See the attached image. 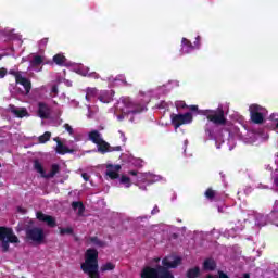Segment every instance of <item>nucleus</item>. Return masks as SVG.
<instances>
[{
	"instance_id": "f257e3e1",
	"label": "nucleus",
	"mask_w": 278,
	"mask_h": 278,
	"mask_svg": "<svg viewBox=\"0 0 278 278\" xmlns=\"http://www.w3.org/2000/svg\"><path fill=\"white\" fill-rule=\"evenodd\" d=\"M83 273L90 278H101L99 275V251L94 248H89L85 253V262L81 263Z\"/></svg>"
},
{
	"instance_id": "f03ea898",
	"label": "nucleus",
	"mask_w": 278,
	"mask_h": 278,
	"mask_svg": "<svg viewBox=\"0 0 278 278\" xmlns=\"http://www.w3.org/2000/svg\"><path fill=\"white\" fill-rule=\"evenodd\" d=\"M0 242L2 252L8 253L10 251V244H18L21 240H18L12 228L0 226Z\"/></svg>"
},
{
	"instance_id": "7ed1b4c3",
	"label": "nucleus",
	"mask_w": 278,
	"mask_h": 278,
	"mask_svg": "<svg viewBox=\"0 0 278 278\" xmlns=\"http://www.w3.org/2000/svg\"><path fill=\"white\" fill-rule=\"evenodd\" d=\"M141 278H175L172 271H167L162 265L147 266L141 270Z\"/></svg>"
},
{
	"instance_id": "20e7f679",
	"label": "nucleus",
	"mask_w": 278,
	"mask_h": 278,
	"mask_svg": "<svg viewBox=\"0 0 278 278\" xmlns=\"http://www.w3.org/2000/svg\"><path fill=\"white\" fill-rule=\"evenodd\" d=\"M203 116H206L207 121L214 123V125H227V118H225V111L220 108L217 110H204Z\"/></svg>"
},
{
	"instance_id": "39448f33",
	"label": "nucleus",
	"mask_w": 278,
	"mask_h": 278,
	"mask_svg": "<svg viewBox=\"0 0 278 278\" xmlns=\"http://www.w3.org/2000/svg\"><path fill=\"white\" fill-rule=\"evenodd\" d=\"M170 121H172L173 127H175V129H179L181 125H188V123H192V113L190 112H187L184 114L173 113L170 115Z\"/></svg>"
},
{
	"instance_id": "423d86ee",
	"label": "nucleus",
	"mask_w": 278,
	"mask_h": 278,
	"mask_svg": "<svg viewBox=\"0 0 278 278\" xmlns=\"http://www.w3.org/2000/svg\"><path fill=\"white\" fill-rule=\"evenodd\" d=\"M26 238L37 244L45 242V230L42 228L34 227L26 230Z\"/></svg>"
},
{
	"instance_id": "0eeeda50",
	"label": "nucleus",
	"mask_w": 278,
	"mask_h": 278,
	"mask_svg": "<svg viewBox=\"0 0 278 278\" xmlns=\"http://www.w3.org/2000/svg\"><path fill=\"white\" fill-rule=\"evenodd\" d=\"M181 264V257L179 256H165L162 260V268L166 269L167 273H170V268H177Z\"/></svg>"
},
{
	"instance_id": "6e6552de",
	"label": "nucleus",
	"mask_w": 278,
	"mask_h": 278,
	"mask_svg": "<svg viewBox=\"0 0 278 278\" xmlns=\"http://www.w3.org/2000/svg\"><path fill=\"white\" fill-rule=\"evenodd\" d=\"M260 110H262V108L257 104L250 106V117L254 125H262V123H264V114H262Z\"/></svg>"
},
{
	"instance_id": "1a4fd4ad",
	"label": "nucleus",
	"mask_w": 278,
	"mask_h": 278,
	"mask_svg": "<svg viewBox=\"0 0 278 278\" xmlns=\"http://www.w3.org/2000/svg\"><path fill=\"white\" fill-rule=\"evenodd\" d=\"M98 152L102 155H105V153H112L114 151H123V148L121 146L112 147L105 140H101L100 143L97 144Z\"/></svg>"
},
{
	"instance_id": "9d476101",
	"label": "nucleus",
	"mask_w": 278,
	"mask_h": 278,
	"mask_svg": "<svg viewBox=\"0 0 278 278\" xmlns=\"http://www.w3.org/2000/svg\"><path fill=\"white\" fill-rule=\"evenodd\" d=\"M37 114L39 118H42V121H47L51 117V108L48 103L45 102H38V111Z\"/></svg>"
},
{
	"instance_id": "9b49d317",
	"label": "nucleus",
	"mask_w": 278,
	"mask_h": 278,
	"mask_svg": "<svg viewBox=\"0 0 278 278\" xmlns=\"http://www.w3.org/2000/svg\"><path fill=\"white\" fill-rule=\"evenodd\" d=\"M9 112H11V114H14V116H16V118H25V116H29L27 109L16 108V105H14V104L9 105Z\"/></svg>"
},
{
	"instance_id": "f8f14e48",
	"label": "nucleus",
	"mask_w": 278,
	"mask_h": 278,
	"mask_svg": "<svg viewBox=\"0 0 278 278\" xmlns=\"http://www.w3.org/2000/svg\"><path fill=\"white\" fill-rule=\"evenodd\" d=\"M121 172V165H108L106 166V176L110 177V179H118L121 177L118 173Z\"/></svg>"
},
{
	"instance_id": "ddd939ff",
	"label": "nucleus",
	"mask_w": 278,
	"mask_h": 278,
	"mask_svg": "<svg viewBox=\"0 0 278 278\" xmlns=\"http://www.w3.org/2000/svg\"><path fill=\"white\" fill-rule=\"evenodd\" d=\"M15 84H20V86H23L25 89L26 94H29L31 92V80L29 78L17 76V80H15Z\"/></svg>"
},
{
	"instance_id": "4468645a",
	"label": "nucleus",
	"mask_w": 278,
	"mask_h": 278,
	"mask_svg": "<svg viewBox=\"0 0 278 278\" xmlns=\"http://www.w3.org/2000/svg\"><path fill=\"white\" fill-rule=\"evenodd\" d=\"M216 267H217V264L214 258L208 257V258L204 260L203 270H205L206 273H214V270H216Z\"/></svg>"
},
{
	"instance_id": "2eb2a0df",
	"label": "nucleus",
	"mask_w": 278,
	"mask_h": 278,
	"mask_svg": "<svg viewBox=\"0 0 278 278\" xmlns=\"http://www.w3.org/2000/svg\"><path fill=\"white\" fill-rule=\"evenodd\" d=\"M56 141V153H59V155H66V153H74L75 150L73 149H68V147L64 146V143H62V141H60V139H54Z\"/></svg>"
},
{
	"instance_id": "dca6fc26",
	"label": "nucleus",
	"mask_w": 278,
	"mask_h": 278,
	"mask_svg": "<svg viewBox=\"0 0 278 278\" xmlns=\"http://www.w3.org/2000/svg\"><path fill=\"white\" fill-rule=\"evenodd\" d=\"M181 51L182 53H191V51H194V46L192 45V41L184 37L181 39Z\"/></svg>"
},
{
	"instance_id": "f3484780",
	"label": "nucleus",
	"mask_w": 278,
	"mask_h": 278,
	"mask_svg": "<svg viewBox=\"0 0 278 278\" xmlns=\"http://www.w3.org/2000/svg\"><path fill=\"white\" fill-rule=\"evenodd\" d=\"M88 138L93 144H100L103 140V137L101 136V132L99 130H91L88 134Z\"/></svg>"
},
{
	"instance_id": "a211bd4d",
	"label": "nucleus",
	"mask_w": 278,
	"mask_h": 278,
	"mask_svg": "<svg viewBox=\"0 0 278 278\" xmlns=\"http://www.w3.org/2000/svg\"><path fill=\"white\" fill-rule=\"evenodd\" d=\"M72 210H74V212H77L78 216H84V213L86 212V206L84 205V202L81 201H74L72 202Z\"/></svg>"
},
{
	"instance_id": "6ab92c4d",
	"label": "nucleus",
	"mask_w": 278,
	"mask_h": 278,
	"mask_svg": "<svg viewBox=\"0 0 278 278\" xmlns=\"http://www.w3.org/2000/svg\"><path fill=\"white\" fill-rule=\"evenodd\" d=\"M204 197L208 200V201H220V197H218V191L212 189V188H207L206 191L204 192Z\"/></svg>"
},
{
	"instance_id": "aec40b11",
	"label": "nucleus",
	"mask_w": 278,
	"mask_h": 278,
	"mask_svg": "<svg viewBox=\"0 0 278 278\" xmlns=\"http://www.w3.org/2000/svg\"><path fill=\"white\" fill-rule=\"evenodd\" d=\"M88 242H90V244H93L94 247H99L100 249H104V247H108V242L99 239V237L97 236L89 237Z\"/></svg>"
},
{
	"instance_id": "412c9836",
	"label": "nucleus",
	"mask_w": 278,
	"mask_h": 278,
	"mask_svg": "<svg viewBox=\"0 0 278 278\" xmlns=\"http://www.w3.org/2000/svg\"><path fill=\"white\" fill-rule=\"evenodd\" d=\"M52 61L56 66H66L67 59L64 54L58 53L53 56Z\"/></svg>"
},
{
	"instance_id": "4be33fe9",
	"label": "nucleus",
	"mask_w": 278,
	"mask_h": 278,
	"mask_svg": "<svg viewBox=\"0 0 278 278\" xmlns=\"http://www.w3.org/2000/svg\"><path fill=\"white\" fill-rule=\"evenodd\" d=\"M187 278H199L201 277V268L199 266L189 268L186 273Z\"/></svg>"
},
{
	"instance_id": "5701e85b",
	"label": "nucleus",
	"mask_w": 278,
	"mask_h": 278,
	"mask_svg": "<svg viewBox=\"0 0 278 278\" xmlns=\"http://www.w3.org/2000/svg\"><path fill=\"white\" fill-rule=\"evenodd\" d=\"M34 168L36 172L40 173L41 177L47 179V172H45V167L42 166V163L40 161L35 160Z\"/></svg>"
},
{
	"instance_id": "b1692460",
	"label": "nucleus",
	"mask_w": 278,
	"mask_h": 278,
	"mask_svg": "<svg viewBox=\"0 0 278 278\" xmlns=\"http://www.w3.org/2000/svg\"><path fill=\"white\" fill-rule=\"evenodd\" d=\"M60 173V165L59 164H52L51 170L49 174H46V179H51L55 177Z\"/></svg>"
},
{
	"instance_id": "393cba45",
	"label": "nucleus",
	"mask_w": 278,
	"mask_h": 278,
	"mask_svg": "<svg viewBox=\"0 0 278 278\" xmlns=\"http://www.w3.org/2000/svg\"><path fill=\"white\" fill-rule=\"evenodd\" d=\"M99 101H101V103H111L112 102V97H110V93H108V91L102 92L99 97H98Z\"/></svg>"
},
{
	"instance_id": "a878e982",
	"label": "nucleus",
	"mask_w": 278,
	"mask_h": 278,
	"mask_svg": "<svg viewBox=\"0 0 278 278\" xmlns=\"http://www.w3.org/2000/svg\"><path fill=\"white\" fill-rule=\"evenodd\" d=\"M116 265L112 262H108L100 267L101 273H108V270H114Z\"/></svg>"
},
{
	"instance_id": "bb28decb",
	"label": "nucleus",
	"mask_w": 278,
	"mask_h": 278,
	"mask_svg": "<svg viewBox=\"0 0 278 278\" xmlns=\"http://www.w3.org/2000/svg\"><path fill=\"white\" fill-rule=\"evenodd\" d=\"M48 227H56L58 226V222H55V217L51 216V215H48V217H46V222H45Z\"/></svg>"
},
{
	"instance_id": "cd10ccee",
	"label": "nucleus",
	"mask_w": 278,
	"mask_h": 278,
	"mask_svg": "<svg viewBox=\"0 0 278 278\" xmlns=\"http://www.w3.org/2000/svg\"><path fill=\"white\" fill-rule=\"evenodd\" d=\"M51 140V132L46 131L43 135L39 137L40 144H45V142H49Z\"/></svg>"
},
{
	"instance_id": "c85d7f7f",
	"label": "nucleus",
	"mask_w": 278,
	"mask_h": 278,
	"mask_svg": "<svg viewBox=\"0 0 278 278\" xmlns=\"http://www.w3.org/2000/svg\"><path fill=\"white\" fill-rule=\"evenodd\" d=\"M45 62V59H42L41 55H35L31 60V65L33 66H40Z\"/></svg>"
},
{
	"instance_id": "c756f323",
	"label": "nucleus",
	"mask_w": 278,
	"mask_h": 278,
	"mask_svg": "<svg viewBox=\"0 0 278 278\" xmlns=\"http://www.w3.org/2000/svg\"><path fill=\"white\" fill-rule=\"evenodd\" d=\"M59 230H60L61 236H66V235L67 236H73V233H74V230L71 227H67V228L60 227Z\"/></svg>"
},
{
	"instance_id": "7c9ffc66",
	"label": "nucleus",
	"mask_w": 278,
	"mask_h": 278,
	"mask_svg": "<svg viewBox=\"0 0 278 278\" xmlns=\"http://www.w3.org/2000/svg\"><path fill=\"white\" fill-rule=\"evenodd\" d=\"M97 94V88H87L86 100L90 101Z\"/></svg>"
},
{
	"instance_id": "2f4dec72",
	"label": "nucleus",
	"mask_w": 278,
	"mask_h": 278,
	"mask_svg": "<svg viewBox=\"0 0 278 278\" xmlns=\"http://www.w3.org/2000/svg\"><path fill=\"white\" fill-rule=\"evenodd\" d=\"M119 181L121 184L126 186V188H129L131 186V179L128 176H122Z\"/></svg>"
},
{
	"instance_id": "473e14b6",
	"label": "nucleus",
	"mask_w": 278,
	"mask_h": 278,
	"mask_svg": "<svg viewBox=\"0 0 278 278\" xmlns=\"http://www.w3.org/2000/svg\"><path fill=\"white\" fill-rule=\"evenodd\" d=\"M49 215L42 213V212H37V218L40 220V223H45L47 220Z\"/></svg>"
},
{
	"instance_id": "72a5a7b5",
	"label": "nucleus",
	"mask_w": 278,
	"mask_h": 278,
	"mask_svg": "<svg viewBox=\"0 0 278 278\" xmlns=\"http://www.w3.org/2000/svg\"><path fill=\"white\" fill-rule=\"evenodd\" d=\"M205 134L208 136L210 140H216V137L214 136V130L206 128Z\"/></svg>"
},
{
	"instance_id": "f704fd0d",
	"label": "nucleus",
	"mask_w": 278,
	"mask_h": 278,
	"mask_svg": "<svg viewBox=\"0 0 278 278\" xmlns=\"http://www.w3.org/2000/svg\"><path fill=\"white\" fill-rule=\"evenodd\" d=\"M193 49H201V36L195 37V41L193 42Z\"/></svg>"
},
{
	"instance_id": "c9c22d12",
	"label": "nucleus",
	"mask_w": 278,
	"mask_h": 278,
	"mask_svg": "<svg viewBox=\"0 0 278 278\" xmlns=\"http://www.w3.org/2000/svg\"><path fill=\"white\" fill-rule=\"evenodd\" d=\"M47 45H49V38H43L39 41V47L41 49H45L47 47Z\"/></svg>"
},
{
	"instance_id": "e433bc0d",
	"label": "nucleus",
	"mask_w": 278,
	"mask_h": 278,
	"mask_svg": "<svg viewBox=\"0 0 278 278\" xmlns=\"http://www.w3.org/2000/svg\"><path fill=\"white\" fill-rule=\"evenodd\" d=\"M64 129L70 134V136H73L75 131L73 130V127L68 124H64Z\"/></svg>"
},
{
	"instance_id": "4c0bfd02",
	"label": "nucleus",
	"mask_w": 278,
	"mask_h": 278,
	"mask_svg": "<svg viewBox=\"0 0 278 278\" xmlns=\"http://www.w3.org/2000/svg\"><path fill=\"white\" fill-rule=\"evenodd\" d=\"M177 108H180L181 110H188V104H186V101H180L178 102Z\"/></svg>"
},
{
	"instance_id": "58836bf2",
	"label": "nucleus",
	"mask_w": 278,
	"mask_h": 278,
	"mask_svg": "<svg viewBox=\"0 0 278 278\" xmlns=\"http://www.w3.org/2000/svg\"><path fill=\"white\" fill-rule=\"evenodd\" d=\"M8 75V70L5 67L0 68V79H3Z\"/></svg>"
},
{
	"instance_id": "ea45409f",
	"label": "nucleus",
	"mask_w": 278,
	"mask_h": 278,
	"mask_svg": "<svg viewBox=\"0 0 278 278\" xmlns=\"http://www.w3.org/2000/svg\"><path fill=\"white\" fill-rule=\"evenodd\" d=\"M58 85H53L51 88V93L53 94L52 97H58Z\"/></svg>"
},
{
	"instance_id": "a19ab883",
	"label": "nucleus",
	"mask_w": 278,
	"mask_h": 278,
	"mask_svg": "<svg viewBox=\"0 0 278 278\" xmlns=\"http://www.w3.org/2000/svg\"><path fill=\"white\" fill-rule=\"evenodd\" d=\"M9 73H10V75H13V77H15V81L17 80V77H21V76H22L21 73L15 72V71H10Z\"/></svg>"
},
{
	"instance_id": "79ce46f5",
	"label": "nucleus",
	"mask_w": 278,
	"mask_h": 278,
	"mask_svg": "<svg viewBox=\"0 0 278 278\" xmlns=\"http://www.w3.org/2000/svg\"><path fill=\"white\" fill-rule=\"evenodd\" d=\"M116 81H123L125 84V86H127V80H125V76L124 75H119L116 77Z\"/></svg>"
},
{
	"instance_id": "37998d69",
	"label": "nucleus",
	"mask_w": 278,
	"mask_h": 278,
	"mask_svg": "<svg viewBox=\"0 0 278 278\" xmlns=\"http://www.w3.org/2000/svg\"><path fill=\"white\" fill-rule=\"evenodd\" d=\"M187 110H190V112H199V106L198 105H189Z\"/></svg>"
},
{
	"instance_id": "c03bdc74",
	"label": "nucleus",
	"mask_w": 278,
	"mask_h": 278,
	"mask_svg": "<svg viewBox=\"0 0 278 278\" xmlns=\"http://www.w3.org/2000/svg\"><path fill=\"white\" fill-rule=\"evenodd\" d=\"M152 216H155V214H160V207L155 205L153 210L151 211Z\"/></svg>"
},
{
	"instance_id": "a18cd8bd",
	"label": "nucleus",
	"mask_w": 278,
	"mask_h": 278,
	"mask_svg": "<svg viewBox=\"0 0 278 278\" xmlns=\"http://www.w3.org/2000/svg\"><path fill=\"white\" fill-rule=\"evenodd\" d=\"M81 177L85 181H90V175H88V173H83Z\"/></svg>"
},
{
	"instance_id": "49530a36",
	"label": "nucleus",
	"mask_w": 278,
	"mask_h": 278,
	"mask_svg": "<svg viewBox=\"0 0 278 278\" xmlns=\"http://www.w3.org/2000/svg\"><path fill=\"white\" fill-rule=\"evenodd\" d=\"M219 278H229V276L224 271H219Z\"/></svg>"
},
{
	"instance_id": "de8ad7c7",
	"label": "nucleus",
	"mask_w": 278,
	"mask_h": 278,
	"mask_svg": "<svg viewBox=\"0 0 278 278\" xmlns=\"http://www.w3.org/2000/svg\"><path fill=\"white\" fill-rule=\"evenodd\" d=\"M128 174L132 175V177H136L138 175V170H130Z\"/></svg>"
},
{
	"instance_id": "09e8293b",
	"label": "nucleus",
	"mask_w": 278,
	"mask_h": 278,
	"mask_svg": "<svg viewBox=\"0 0 278 278\" xmlns=\"http://www.w3.org/2000/svg\"><path fill=\"white\" fill-rule=\"evenodd\" d=\"M274 184L278 188V175L274 176Z\"/></svg>"
},
{
	"instance_id": "8fccbe9b",
	"label": "nucleus",
	"mask_w": 278,
	"mask_h": 278,
	"mask_svg": "<svg viewBox=\"0 0 278 278\" xmlns=\"http://www.w3.org/2000/svg\"><path fill=\"white\" fill-rule=\"evenodd\" d=\"M131 114H139V112H142V111H137V110H134V111H130Z\"/></svg>"
},
{
	"instance_id": "3c124183",
	"label": "nucleus",
	"mask_w": 278,
	"mask_h": 278,
	"mask_svg": "<svg viewBox=\"0 0 278 278\" xmlns=\"http://www.w3.org/2000/svg\"><path fill=\"white\" fill-rule=\"evenodd\" d=\"M276 129H278V121H277V123H276Z\"/></svg>"
}]
</instances>
